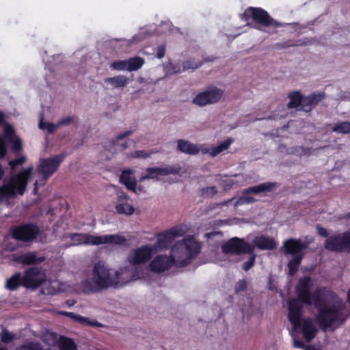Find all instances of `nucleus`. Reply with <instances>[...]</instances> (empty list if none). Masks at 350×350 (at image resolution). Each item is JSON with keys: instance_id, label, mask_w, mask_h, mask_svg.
<instances>
[{"instance_id": "nucleus-9", "label": "nucleus", "mask_w": 350, "mask_h": 350, "mask_svg": "<svg viewBox=\"0 0 350 350\" xmlns=\"http://www.w3.org/2000/svg\"><path fill=\"white\" fill-rule=\"evenodd\" d=\"M157 253V249L152 245H145L130 251L126 260L132 266L144 264L148 262L152 256Z\"/></svg>"}, {"instance_id": "nucleus-6", "label": "nucleus", "mask_w": 350, "mask_h": 350, "mask_svg": "<svg viewBox=\"0 0 350 350\" xmlns=\"http://www.w3.org/2000/svg\"><path fill=\"white\" fill-rule=\"evenodd\" d=\"M64 158L65 155L60 154L53 157L40 159L37 172L42 174V185H44L47 179L57 170Z\"/></svg>"}, {"instance_id": "nucleus-56", "label": "nucleus", "mask_w": 350, "mask_h": 350, "mask_svg": "<svg viewBox=\"0 0 350 350\" xmlns=\"http://www.w3.org/2000/svg\"><path fill=\"white\" fill-rule=\"evenodd\" d=\"M165 55V47L163 46H160L158 47L157 57L159 58H162Z\"/></svg>"}, {"instance_id": "nucleus-41", "label": "nucleus", "mask_w": 350, "mask_h": 350, "mask_svg": "<svg viewBox=\"0 0 350 350\" xmlns=\"http://www.w3.org/2000/svg\"><path fill=\"white\" fill-rule=\"evenodd\" d=\"M325 95L324 92H319L318 94H311L308 96V97L310 100L312 105L314 107L325 98Z\"/></svg>"}, {"instance_id": "nucleus-15", "label": "nucleus", "mask_w": 350, "mask_h": 350, "mask_svg": "<svg viewBox=\"0 0 350 350\" xmlns=\"http://www.w3.org/2000/svg\"><path fill=\"white\" fill-rule=\"evenodd\" d=\"M245 14L251 16L254 21L265 27L280 26V23L273 20L269 14L260 8H249L245 12Z\"/></svg>"}, {"instance_id": "nucleus-43", "label": "nucleus", "mask_w": 350, "mask_h": 350, "mask_svg": "<svg viewBox=\"0 0 350 350\" xmlns=\"http://www.w3.org/2000/svg\"><path fill=\"white\" fill-rule=\"evenodd\" d=\"M152 34L147 31L139 32L132 38L131 42L133 44L137 43L143 40L144 39L150 36Z\"/></svg>"}, {"instance_id": "nucleus-24", "label": "nucleus", "mask_w": 350, "mask_h": 350, "mask_svg": "<svg viewBox=\"0 0 350 350\" xmlns=\"http://www.w3.org/2000/svg\"><path fill=\"white\" fill-rule=\"evenodd\" d=\"M177 150L188 154H196L200 152V148L191 142L185 140L178 139L177 141Z\"/></svg>"}, {"instance_id": "nucleus-51", "label": "nucleus", "mask_w": 350, "mask_h": 350, "mask_svg": "<svg viewBox=\"0 0 350 350\" xmlns=\"http://www.w3.org/2000/svg\"><path fill=\"white\" fill-rule=\"evenodd\" d=\"M133 155L136 158H147L150 156V154L144 150H137L133 154Z\"/></svg>"}, {"instance_id": "nucleus-53", "label": "nucleus", "mask_w": 350, "mask_h": 350, "mask_svg": "<svg viewBox=\"0 0 350 350\" xmlns=\"http://www.w3.org/2000/svg\"><path fill=\"white\" fill-rule=\"evenodd\" d=\"M58 128H59V126H57V123L53 124L49 122L46 124V129L50 133H53Z\"/></svg>"}, {"instance_id": "nucleus-38", "label": "nucleus", "mask_w": 350, "mask_h": 350, "mask_svg": "<svg viewBox=\"0 0 350 350\" xmlns=\"http://www.w3.org/2000/svg\"><path fill=\"white\" fill-rule=\"evenodd\" d=\"M313 106L310 103V100L308 96L302 97L301 96V107L299 108V111H304L306 112H308L312 110Z\"/></svg>"}, {"instance_id": "nucleus-50", "label": "nucleus", "mask_w": 350, "mask_h": 350, "mask_svg": "<svg viewBox=\"0 0 350 350\" xmlns=\"http://www.w3.org/2000/svg\"><path fill=\"white\" fill-rule=\"evenodd\" d=\"M294 332H295L293 330L291 332V336L294 339V342H293L294 347H297V348H306V349L307 347L305 346L303 341L295 339V335Z\"/></svg>"}, {"instance_id": "nucleus-14", "label": "nucleus", "mask_w": 350, "mask_h": 350, "mask_svg": "<svg viewBox=\"0 0 350 350\" xmlns=\"http://www.w3.org/2000/svg\"><path fill=\"white\" fill-rule=\"evenodd\" d=\"M44 273L38 267H32L25 271L23 276L22 285L26 288H36L45 282Z\"/></svg>"}, {"instance_id": "nucleus-33", "label": "nucleus", "mask_w": 350, "mask_h": 350, "mask_svg": "<svg viewBox=\"0 0 350 350\" xmlns=\"http://www.w3.org/2000/svg\"><path fill=\"white\" fill-rule=\"evenodd\" d=\"M303 258V255L293 256L291 260L288 263V268L291 275H294L298 270V267Z\"/></svg>"}, {"instance_id": "nucleus-63", "label": "nucleus", "mask_w": 350, "mask_h": 350, "mask_svg": "<svg viewBox=\"0 0 350 350\" xmlns=\"http://www.w3.org/2000/svg\"><path fill=\"white\" fill-rule=\"evenodd\" d=\"M122 146V150H125L126 148H127V143H124L121 145Z\"/></svg>"}, {"instance_id": "nucleus-27", "label": "nucleus", "mask_w": 350, "mask_h": 350, "mask_svg": "<svg viewBox=\"0 0 350 350\" xmlns=\"http://www.w3.org/2000/svg\"><path fill=\"white\" fill-rule=\"evenodd\" d=\"M58 313L61 315L68 317L75 320V321H77L82 324H90V325H96V326L102 325L100 323H98L96 321L90 322V321H89L88 319L83 317L78 314H75L73 312L61 311V312H59Z\"/></svg>"}, {"instance_id": "nucleus-58", "label": "nucleus", "mask_w": 350, "mask_h": 350, "mask_svg": "<svg viewBox=\"0 0 350 350\" xmlns=\"http://www.w3.org/2000/svg\"><path fill=\"white\" fill-rule=\"evenodd\" d=\"M350 98V93L349 92H340V100H346Z\"/></svg>"}, {"instance_id": "nucleus-26", "label": "nucleus", "mask_w": 350, "mask_h": 350, "mask_svg": "<svg viewBox=\"0 0 350 350\" xmlns=\"http://www.w3.org/2000/svg\"><path fill=\"white\" fill-rule=\"evenodd\" d=\"M129 79L124 75H118L113 77H109L105 79V82L109 83L114 88L125 87Z\"/></svg>"}, {"instance_id": "nucleus-64", "label": "nucleus", "mask_w": 350, "mask_h": 350, "mask_svg": "<svg viewBox=\"0 0 350 350\" xmlns=\"http://www.w3.org/2000/svg\"><path fill=\"white\" fill-rule=\"evenodd\" d=\"M232 200V199H230L225 202L223 203V204H225V205H227Z\"/></svg>"}, {"instance_id": "nucleus-11", "label": "nucleus", "mask_w": 350, "mask_h": 350, "mask_svg": "<svg viewBox=\"0 0 350 350\" xmlns=\"http://www.w3.org/2000/svg\"><path fill=\"white\" fill-rule=\"evenodd\" d=\"M142 275V270L139 267L126 266L120 268L117 271L113 270L115 287L119 285L123 286L131 281L139 279Z\"/></svg>"}, {"instance_id": "nucleus-2", "label": "nucleus", "mask_w": 350, "mask_h": 350, "mask_svg": "<svg viewBox=\"0 0 350 350\" xmlns=\"http://www.w3.org/2000/svg\"><path fill=\"white\" fill-rule=\"evenodd\" d=\"M200 245L192 237L177 242L171 249L170 258L173 265L183 267L200 253Z\"/></svg>"}, {"instance_id": "nucleus-37", "label": "nucleus", "mask_w": 350, "mask_h": 350, "mask_svg": "<svg viewBox=\"0 0 350 350\" xmlns=\"http://www.w3.org/2000/svg\"><path fill=\"white\" fill-rule=\"evenodd\" d=\"M16 338V334L10 332L7 329H3L1 334V341L4 343L10 342Z\"/></svg>"}, {"instance_id": "nucleus-57", "label": "nucleus", "mask_w": 350, "mask_h": 350, "mask_svg": "<svg viewBox=\"0 0 350 350\" xmlns=\"http://www.w3.org/2000/svg\"><path fill=\"white\" fill-rule=\"evenodd\" d=\"M132 133V131H127L124 132V133L119 134L116 136V140H120L126 137L129 136Z\"/></svg>"}, {"instance_id": "nucleus-4", "label": "nucleus", "mask_w": 350, "mask_h": 350, "mask_svg": "<svg viewBox=\"0 0 350 350\" xmlns=\"http://www.w3.org/2000/svg\"><path fill=\"white\" fill-rule=\"evenodd\" d=\"M221 249L223 252L226 254H252L249 259L242 265L243 269L246 271L250 269L255 263L256 255L253 254L254 247L247 242H245L243 239L237 237L232 238L222 245Z\"/></svg>"}, {"instance_id": "nucleus-1", "label": "nucleus", "mask_w": 350, "mask_h": 350, "mask_svg": "<svg viewBox=\"0 0 350 350\" xmlns=\"http://www.w3.org/2000/svg\"><path fill=\"white\" fill-rule=\"evenodd\" d=\"M310 282V278L301 279L297 287L299 300L291 299L288 301V319L293 325V329L296 332L299 329L308 342L314 338L317 329L311 319L301 320L302 306L300 301L308 306L313 304L317 309L316 321L325 332L338 328L349 316L346 303L333 291L322 288L311 295Z\"/></svg>"}, {"instance_id": "nucleus-10", "label": "nucleus", "mask_w": 350, "mask_h": 350, "mask_svg": "<svg viewBox=\"0 0 350 350\" xmlns=\"http://www.w3.org/2000/svg\"><path fill=\"white\" fill-rule=\"evenodd\" d=\"M325 248L340 252H350V232L330 236L325 240Z\"/></svg>"}, {"instance_id": "nucleus-42", "label": "nucleus", "mask_w": 350, "mask_h": 350, "mask_svg": "<svg viewBox=\"0 0 350 350\" xmlns=\"http://www.w3.org/2000/svg\"><path fill=\"white\" fill-rule=\"evenodd\" d=\"M256 201V200L252 196H241L234 203V206L237 207L239 205H242L244 204H252Z\"/></svg>"}, {"instance_id": "nucleus-36", "label": "nucleus", "mask_w": 350, "mask_h": 350, "mask_svg": "<svg viewBox=\"0 0 350 350\" xmlns=\"http://www.w3.org/2000/svg\"><path fill=\"white\" fill-rule=\"evenodd\" d=\"M16 350H44V349L39 342H31L20 346Z\"/></svg>"}, {"instance_id": "nucleus-46", "label": "nucleus", "mask_w": 350, "mask_h": 350, "mask_svg": "<svg viewBox=\"0 0 350 350\" xmlns=\"http://www.w3.org/2000/svg\"><path fill=\"white\" fill-rule=\"evenodd\" d=\"M202 195L205 197H213L217 193V190L215 187H208L202 189Z\"/></svg>"}, {"instance_id": "nucleus-21", "label": "nucleus", "mask_w": 350, "mask_h": 350, "mask_svg": "<svg viewBox=\"0 0 350 350\" xmlns=\"http://www.w3.org/2000/svg\"><path fill=\"white\" fill-rule=\"evenodd\" d=\"M45 260L44 256H38L37 252H31L23 254L15 258L14 260L25 265L37 264Z\"/></svg>"}, {"instance_id": "nucleus-40", "label": "nucleus", "mask_w": 350, "mask_h": 350, "mask_svg": "<svg viewBox=\"0 0 350 350\" xmlns=\"http://www.w3.org/2000/svg\"><path fill=\"white\" fill-rule=\"evenodd\" d=\"M57 282L55 281L51 282L46 287H44L42 290V293L45 295H55L57 293L56 289Z\"/></svg>"}, {"instance_id": "nucleus-22", "label": "nucleus", "mask_w": 350, "mask_h": 350, "mask_svg": "<svg viewBox=\"0 0 350 350\" xmlns=\"http://www.w3.org/2000/svg\"><path fill=\"white\" fill-rule=\"evenodd\" d=\"M276 187L275 183L266 182L258 185H255L243 191V194L247 195L250 193H265L272 191Z\"/></svg>"}, {"instance_id": "nucleus-45", "label": "nucleus", "mask_w": 350, "mask_h": 350, "mask_svg": "<svg viewBox=\"0 0 350 350\" xmlns=\"http://www.w3.org/2000/svg\"><path fill=\"white\" fill-rule=\"evenodd\" d=\"M4 137L8 140H12L14 137V130L11 125L6 124L4 127Z\"/></svg>"}, {"instance_id": "nucleus-3", "label": "nucleus", "mask_w": 350, "mask_h": 350, "mask_svg": "<svg viewBox=\"0 0 350 350\" xmlns=\"http://www.w3.org/2000/svg\"><path fill=\"white\" fill-rule=\"evenodd\" d=\"M33 170V166L28 167L18 174L12 175L8 183L0 186V203L15 198L17 193L23 195Z\"/></svg>"}, {"instance_id": "nucleus-48", "label": "nucleus", "mask_w": 350, "mask_h": 350, "mask_svg": "<svg viewBox=\"0 0 350 350\" xmlns=\"http://www.w3.org/2000/svg\"><path fill=\"white\" fill-rule=\"evenodd\" d=\"M26 161L25 157H21L13 161H10L9 162V165L12 168V170L15 169L18 165L23 164Z\"/></svg>"}, {"instance_id": "nucleus-35", "label": "nucleus", "mask_w": 350, "mask_h": 350, "mask_svg": "<svg viewBox=\"0 0 350 350\" xmlns=\"http://www.w3.org/2000/svg\"><path fill=\"white\" fill-rule=\"evenodd\" d=\"M200 66H201V63L195 62L191 59L187 60L183 63L182 68L180 67L177 70H175L174 72L175 73L180 72L182 71H184V70H188V69L194 70V69L199 68Z\"/></svg>"}, {"instance_id": "nucleus-19", "label": "nucleus", "mask_w": 350, "mask_h": 350, "mask_svg": "<svg viewBox=\"0 0 350 350\" xmlns=\"http://www.w3.org/2000/svg\"><path fill=\"white\" fill-rule=\"evenodd\" d=\"M129 196L126 194H121L118 197L116 210L118 214L131 215L134 213V207L127 202Z\"/></svg>"}, {"instance_id": "nucleus-32", "label": "nucleus", "mask_w": 350, "mask_h": 350, "mask_svg": "<svg viewBox=\"0 0 350 350\" xmlns=\"http://www.w3.org/2000/svg\"><path fill=\"white\" fill-rule=\"evenodd\" d=\"M128 71L132 72L139 70L144 64V60L139 57H135L128 60Z\"/></svg>"}, {"instance_id": "nucleus-30", "label": "nucleus", "mask_w": 350, "mask_h": 350, "mask_svg": "<svg viewBox=\"0 0 350 350\" xmlns=\"http://www.w3.org/2000/svg\"><path fill=\"white\" fill-rule=\"evenodd\" d=\"M57 344L59 350H77L74 341L66 337L61 336Z\"/></svg>"}, {"instance_id": "nucleus-44", "label": "nucleus", "mask_w": 350, "mask_h": 350, "mask_svg": "<svg viewBox=\"0 0 350 350\" xmlns=\"http://www.w3.org/2000/svg\"><path fill=\"white\" fill-rule=\"evenodd\" d=\"M76 118L75 116H67L62 118L57 122V126L59 127L63 126H68L74 124Z\"/></svg>"}, {"instance_id": "nucleus-5", "label": "nucleus", "mask_w": 350, "mask_h": 350, "mask_svg": "<svg viewBox=\"0 0 350 350\" xmlns=\"http://www.w3.org/2000/svg\"><path fill=\"white\" fill-rule=\"evenodd\" d=\"M92 280L99 289L115 287L113 269L103 261L98 262L92 270Z\"/></svg>"}, {"instance_id": "nucleus-62", "label": "nucleus", "mask_w": 350, "mask_h": 350, "mask_svg": "<svg viewBox=\"0 0 350 350\" xmlns=\"http://www.w3.org/2000/svg\"><path fill=\"white\" fill-rule=\"evenodd\" d=\"M38 180H36L34 183V188H33V191L34 192H36V191L38 190Z\"/></svg>"}, {"instance_id": "nucleus-31", "label": "nucleus", "mask_w": 350, "mask_h": 350, "mask_svg": "<svg viewBox=\"0 0 350 350\" xmlns=\"http://www.w3.org/2000/svg\"><path fill=\"white\" fill-rule=\"evenodd\" d=\"M290 102L288 103V108H296L299 110L301 107V95L299 92H291L288 94Z\"/></svg>"}, {"instance_id": "nucleus-61", "label": "nucleus", "mask_w": 350, "mask_h": 350, "mask_svg": "<svg viewBox=\"0 0 350 350\" xmlns=\"http://www.w3.org/2000/svg\"><path fill=\"white\" fill-rule=\"evenodd\" d=\"M66 304L68 306H72L75 304V301L73 300H68V301H66Z\"/></svg>"}, {"instance_id": "nucleus-8", "label": "nucleus", "mask_w": 350, "mask_h": 350, "mask_svg": "<svg viewBox=\"0 0 350 350\" xmlns=\"http://www.w3.org/2000/svg\"><path fill=\"white\" fill-rule=\"evenodd\" d=\"M224 90L215 86L207 88L198 93L192 100V103L199 107H204L219 102L222 98Z\"/></svg>"}, {"instance_id": "nucleus-52", "label": "nucleus", "mask_w": 350, "mask_h": 350, "mask_svg": "<svg viewBox=\"0 0 350 350\" xmlns=\"http://www.w3.org/2000/svg\"><path fill=\"white\" fill-rule=\"evenodd\" d=\"M297 44H295L292 40H288V42L285 43H279L276 44L277 49H284L290 46H297Z\"/></svg>"}, {"instance_id": "nucleus-16", "label": "nucleus", "mask_w": 350, "mask_h": 350, "mask_svg": "<svg viewBox=\"0 0 350 350\" xmlns=\"http://www.w3.org/2000/svg\"><path fill=\"white\" fill-rule=\"evenodd\" d=\"M308 247V243L300 239H290L286 240L282 249L284 250L285 254L303 255L301 252Z\"/></svg>"}, {"instance_id": "nucleus-49", "label": "nucleus", "mask_w": 350, "mask_h": 350, "mask_svg": "<svg viewBox=\"0 0 350 350\" xmlns=\"http://www.w3.org/2000/svg\"><path fill=\"white\" fill-rule=\"evenodd\" d=\"M4 119L3 115L0 113V124L3 122ZM6 152V149L5 147V144L3 141L0 138V157H3L5 156Z\"/></svg>"}, {"instance_id": "nucleus-18", "label": "nucleus", "mask_w": 350, "mask_h": 350, "mask_svg": "<svg viewBox=\"0 0 350 350\" xmlns=\"http://www.w3.org/2000/svg\"><path fill=\"white\" fill-rule=\"evenodd\" d=\"M73 241L72 245H96V236L86 233H73L68 236Z\"/></svg>"}, {"instance_id": "nucleus-47", "label": "nucleus", "mask_w": 350, "mask_h": 350, "mask_svg": "<svg viewBox=\"0 0 350 350\" xmlns=\"http://www.w3.org/2000/svg\"><path fill=\"white\" fill-rule=\"evenodd\" d=\"M247 289V282L245 280L237 282L234 286V291L237 293L241 291H245Z\"/></svg>"}, {"instance_id": "nucleus-55", "label": "nucleus", "mask_w": 350, "mask_h": 350, "mask_svg": "<svg viewBox=\"0 0 350 350\" xmlns=\"http://www.w3.org/2000/svg\"><path fill=\"white\" fill-rule=\"evenodd\" d=\"M317 230L318 234L319 235H321L323 237H328V232L325 228L321 227L320 225H317Z\"/></svg>"}, {"instance_id": "nucleus-39", "label": "nucleus", "mask_w": 350, "mask_h": 350, "mask_svg": "<svg viewBox=\"0 0 350 350\" xmlns=\"http://www.w3.org/2000/svg\"><path fill=\"white\" fill-rule=\"evenodd\" d=\"M111 68L116 70H128V61H115L111 64Z\"/></svg>"}, {"instance_id": "nucleus-17", "label": "nucleus", "mask_w": 350, "mask_h": 350, "mask_svg": "<svg viewBox=\"0 0 350 350\" xmlns=\"http://www.w3.org/2000/svg\"><path fill=\"white\" fill-rule=\"evenodd\" d=\"M172 260L167 256L158 255L150 263V269L155 273H161L172 266Z\"/></svg>"}, {"instance_id": "nucleus-60", "label": "nucleus", "mask_w": 350, "mask_h": 350, "mask_svg": "<svg viewBox=\"0 0 350 350\" xmlns=\"http://www.w3.org/2000/svg\"><path fill=\"white\" fill-rule=\"evenodd\" d=\"M4 175V170L3 167L0 165V180H2Z\"/></svg>"}, {"instance_id": "nucleus-28", "label": "nucleus", "mask_w": 350, "mask_h": 350, "mask_svg": "<svg viewBox=\"0 0 350 350\" xmlns=\"http://www.w3.org/2000/svg\"><path fill=\"white\" fill-rule=\"evenodd\" d=\"M233 139L231 138L227 139L226 140L221 142L216 147H212L208 150H206L204 152H208L212 157H215L221 152L227 150L230 144L232 143Z\"/></svg>"}, {"instance_id": "nucleus-54", "label": "nucleus", "mask_w": 350, "mask_h": 350, "mask_svg": "<svg viewBox=\"0 0 350 350\" xmlns=\"http://www.w3.org/2000/svg\"><path fill=\"white\" fill-rule=\"evenodd\" d=\"M12 148L16 152H18L21 150L22 144L20 139H16L13 141Z\"/></svg>"}, {"instance_id": "nucleus-12", "label": "nucleus", "mask_w": 350, "mask_h": 350, "mask_svg": "<svg viewBox=\"0 0 350 350\" xmlns=\"http://www.w3.org/2000/svg\"><path fill=\"white\" fill-rule=\"evenodd\" d=\"M40 229L36 225L25 224L15 228L12 231L14 239L24 242H31L37 239Z\"/></svg>"}, {"instance_id": "nucleus-34", "label": "nucleus", "mask_w": 350, "mask_h": 350, "mask_svg": "<svg viewBox=\"0 0 350 350\" xmlns=\"http://www.w3.org/2000/svg\"><path fill=\"white\" fill-rule=\"evenodd\" d=\"M332 131L338 133H350V122H341L335 124L332 128Z\"/></svg>"}, {"instance_id": "nucleus-25", "label": "nucleus", "mask_w": 350, "mask_h": 350, "mask_svg": "<svg viewBox=\"0 0 350 350\" xmlns=\"http://www.w3.org/2000/svg\"><path fill=\"white\" fill-rule=\"evenodd\" d=\"M120 182L128 189L136 192L137 183L131 170H124L120 177Z\"/></svg>"}, {"instance_id": "nucleus-29", "label": "nucleus", "mask_w": 350, "mask_h": 350, "mask_svg": "<svg viewBox=\"0 0 350 350\" xmlns=\"http://www.w3.org/2000/svg\"><path fill=\"white\" fill-rule=\"evenodd\" d=\"M23 277L20 273H16L9 278L5 283V287L10 290H16L19 286L22 285Z\"/></svg>"}, {"instance_id": "nucleus-23", "label": "nucleus", "mask_w": 350, "mask_h": 350, "mask_svg": "<svg viewBox=\"0 0 350 350\" xmlns=\"http://www.w3.org/2000/svg\"><path fill=\"white\" fill-rule=\"evenodd\" d=\"M96 245L103 244L120 245L126 241L124 237L118 234L96 236Z\"/></svg>"}, {"instance_id": "nucleus-20", "label": "nucleus", "mask_w": 350, "mask_h": 350, "mask_svg": "<svg viewBox=\"0 0 350 350\" xmlns=\"http://www.w3.org/2000/svg\"><path fill=\"white\" fill-rule=\"evenodd\" d=\"M253 243L262 250H272L277 247V243L273 238L266 236H258L254 239Z\"/></svg>"}, {"instance_id": "nucleus-7", "label": "nucleus", "mask_w": 350, "mask_h": 350, "mask_svg": "<svg viewBox=\"0 0 350 350\" xmlns=\"http://www.w3.org/2000/svg\"><path fill=\"white\" fill-rule=\"evenodd\" d=\"M187 232L185 226H177L170 228L169 230L161 233L158 235L156 244L152 245L159 250L167 248L176 238L181 237Z\"/></svg>"}, {"instance_id": "nucleus-59", "label": "nucleus", "mask_w": 350, "mask_h": 350, "mask_svg": "<svg viewBox=\"0 0 350 350\" xmlns=\"http://www.w3.org/2000/svg\"><path fill=\"white\" fill-rule=\"evenodd\" d=\"M43 120H44L43 114H41L40 119V122H39V127L41 129H43L44 128V124H45L43 122Z\"/></svg>"}, {"instance_id": "nucleus-13", "label": "nucleus", "mask_w": 350, "mask_h": 350, "mask_svg": "<svg viewBox=\"0 0 350 350\" xmlns=\"http://www.w3.org/2000/svg\"><path fill=\"white\" fill-rule=\"evenodd\" d=\"M181 170V167L176 164L167 165L164 167H148L146 170V174L140 178V181L148 179L159 180V176H167L170 174H178Z\"/></svg>"}]
</instances>
